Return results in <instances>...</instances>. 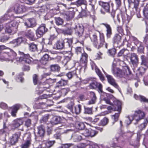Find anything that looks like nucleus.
I'll return each mask as SVG.
<instances>
[{
  "instance_id": "nucleus-1",
  "label": "nucleus",
  "mask_w": 148,
  "mask_h": 148,
  "mask_svg": "<svg viewBox=\"0 0 148 148\" xmlns=\"http://www.w3.org/2000/svg\"><path fill=\"white\" fill-rule=\"evenodd\" d=\"M9 50L8 52H5V53L3 58L4 60L12 62H14V63L24 62L29 64L31 63V58L29 54H25L23 52L19 51V54L21 56L20 57L16 58V52L10 49H9Z\"/></svg>"
},
{
  "instance_id": "nucleus-2",
  "label": "nucleus",
  "mask_w": 148,
  "mask_h": 148,
  "mask_svg": "<svg viewBox=\"0 0 148 148\" xmlns=\"http://www.w3.org/2000/svg\"><path fill=\"white\" fill-rule=\"evenodd\" d=\"M112 72L114 76L119 77H126L131 73L129 68L127 66H125L122 70L118 68L114 67L112 69Z\"/></svg>"
},
{
  "instance_id": "nucleus-3",
  "label": "nucleus",
  "mask_w": 148,
  "mask_h": 148,
  "mask_svg": "<svg viewBox=\"0 0 148 148\" xmlns=\"http://www.w3.org/2000/svg\"><path fill=\"white\" fill-rule=\"evenodd\" d=\"M73 40L71 39H66L58 40L55 45V48L58 50H62L64 49L65 45L69 47H71Z\"/></svg>"
},
{
  "instance_id": "nucleus-4",
  "label": "nucleus",
  "mask_w": 148,
  "mask_h": 148,
  "mask_svg": "<svg viewBox=\"0 0 148 148\" xmlns=\"http://www.w3.org/2000/svg\"><path fill=\"white\" fill-rule=\"evenodd\" d=\"M75 30V35L78 36L79 38H82L81 40L80 39L77 41V43H79L81 45L83 46L84 44V37L83 36L84 32V27L83 25L81 24H79L76 25L75 27L74 28Z\"/></svg>"
},
{
  "instance_id": "nucleus-5",
  "label": "nucleus",
  "mask_w": 148,
  "mask_h": 148,
  "mask_svg": "<svg viewBox=\"0 0 148 148\" xmlns=\"http://www.w3.org/2000/svg\"><path fill=\"white\" fill-rule=\"evenodd\" d=\"M18 24L19 22L15 20L8 21V23H6L5 32L9 34L12 33L13 34L16 31Z\"/></svg>"
},
{
  "instance_id": "nucleus-6",
  "label": "nucleus",
  "mask_w": 148,
  "mask_h": 148,
  "mask_svg": "<svg viewBox=\"0 0 148 148\" xmlns=\"http://www.w3.org/2000/svg\"><path fill=\"white\" fill-rule=\"evenodd\" d=\"M114 104L116 106V107H115L114 111H116L118 112L117 113H116L115 114L112 116V118L114 120L115 122L117 121L118 119L120 114L121 110V102L119 100H116L114 101Z\"/></svg>"
},
{
  "instance_id": "nucleus-7",
  "label": "nucleus",
  "mask_w": 148,
  "mask_h": 148,
  "mask_svg": "<svg viewBox=\"0 0 148 148\" xmlns=\"http://www.w3.org/2000/svg\"><path fill=\"white\" fill-rule=\"evenodd\" d=\"M80 60L81 63L84 64V65H82L81 68L80 69V71L83 70L84 72H85L86 69V64L87 62L88 55L85 53L82 54Z\"/></svg>"
},
{
  "instance_id": "nucleus-8",
  "label": "nucleus",
  "mask_w": 148,
  "mask_h": 148,
  "mask_svg": "<svg viewBox=\"0 0 148 148\" xmlns=\"http://www.w3.org/2000/svg\"><path fill=\"white\" fill-rule=\"evenodd\" d=\"M131 63L133 65L136 70V68L138 64V56L137 55L134 53H132L129 56Z\"/></svg>"
},
{
  "instance_id": "nucleus-9",
  "label": "nucleus",
  "mask_w": 148,
  "mask_h": 148,
  "mask_svg": "<svg viewBox=\"0 0 148 148\" xmlns=\"http://www.w3.org/2000/svg\"><path fill=\"white\" fill-rule=\"evenodd\" d=\"M47 30L44 24L41 25L36 31V36L39 38L40 37L47 32Z\"/></svg>"
},
{
  "instance_id": "nucleus-10",
  "label": "nucleus",
  "mask_w": 148,
  "mask_h": 148,
  "mask_svg": "<svg viewBox=\"0 0 148 148\" xmlns=\"http://www.w3.org/2000/svg\"><path fill=\"white\" fill-rule=\"evenodd\" d=\"M105 43L104 36L103 35H100V39L99 41L98 40L93 45L94 46L98 49H99L102 47Z\"/></svg>"
},
{
  "instance_id": "nucleus-11",
  "label": "nucleus",
  "mask_w": 148,
  "mask_h": 148,
  "mask_svg": "<svg viewBox=\"0 0 148 148\" xmlns=\"http://www.w3.org/2000/svg\"><path fill=\"white\" fill-rule=\"evenodd\" d=\"M26 11V7L23 5H16L14 7V11L16 14H22Z\"/></svg>"
},
{
  "instance_id": "nucleus-12",
  "label": "nucleus",
  "mask_w": 148,
  "mask_h": 148,
  "mask_svg": "<svg viewBox=\"0 0 148 148\" xmlns=\"http://www.w3.org/2000/svg\"><path fill=\"white\" fill-rule=\"evenodd\" d=\"M89 87L91 89H96L97 88L98 89L99 92H102V85L95 81H93L89 85Z\"/></svg>"
},
{
  "instance_id": "nucleus-13",
  "label": "nucleus",
  "mask_w": 148,
  "mask_h": 148,
  "mask_svg": "<svg viewBox=\"0 0 148 148\" xmlns=\"http://www.w3.org/2000/svg\"><path fill=\"white\" fill-rule=\"evenodd\" d=\"M106 75L109 83L115 88H118L119 86L114 78L111 75L108 74H106Z\"/></svg>"
},
{
  "instance_id": "nucleus-14",
  "label": "nucleus",
  "mask_w": 148,
  "mask_h": 148,
  "mask_svg": "<svg viewBox=\"0 0 148 148\" xmlns=\"http://www.w3.org/2000/svg\"><path fill=\"white\" fill-rule=\"evenodd\" d=\"M133 115L136 122L143 119L145 116L144 113L140 110L135 111L134 114Z\"/></svg>"
},
{
  "instance_id": "nucleus-15",
  "label": "nucleus",
  "mask_w": 148,
  "mask_h": 148,
  "mask_svg": "<svg viewBox=\"0 0 148 148\" xmlns=\"http://www.w3.org/2000/svg\"><path fill=\"white\" fill-rule=\"evenodd\" d=\"M21 135L20 132H17L13 134L10 138V143L11 145H14L16 143Z\"/></svg>"
},
{
  "instance_id": "nucleus-16",
  "label": "nucleus",
  "mask_w": 148,
  "mask_h": 148,
  "mask_svg": "<svg viewBox=\"0 0 148 148\" xmlns=\"http://www.w3.org/2000/svg\"><path fill=\"white\" fill-rule=\"evenodd\" d=\"M106 28V35L108 38H110L112 34V28L110 25L107 23H102Z\"/></svg>"
},
{
  "instance_id": "nucleus-17",
  "label": "nucleus",
  "mask_w": 148,
  "mask_h": 148,
  "mask_svg": "<svg viewBox=\"0 0 148 148\" xmlns=\"http://www.w3.org/2000/svg\"><path fill=\"white\" fill-rule=\"evenodd\" d=\"M55 143L54 140L44 141L40 145L42 148H49L51 147Z\"/></svg>"
},
{
  "instance_id": "nucleus-18",
  "label": "nucleus",
  "mask_w": 148,
  "mask_h": 148,
  "mask_svg": "<svg viewBox=\"0 0 148 148\" xmlns=\"http://www.w3.org/2000/svg\"><path fill=\"white\" fill-rule=\"evenodd\" d=\"M140 59L141 60V65L148 67V52L147 57L144 55H142L141 56Z\"/></svg>"
},
{
  "instance_id": "nucleus-19",
  "label": "nucleus",
  "mask_w": 148,
  "mask_h": 148,
  "mask_svg": "<svg viewBox=\"0 0 148 148\" xmlns=\"http://www.w3.org/2000/svg\"><path fill=\"white\" fill-rule=\"evenodd\" d=\"M99 5L105 9L106 12L109 11L110 6L108 3L99 1L98 2Z\"/></svg>"
},
{
  "instance_id": "nucleus-20",
  "label": "nucleus",
  "mask_w": 148,
  "mask_h": 148,
  "mask_svg": "<svg viewBox=\"0 0 148 148\" xmlns=\"http://www.w3.org/2000/svg\"><path fill=\"white\" fill-rule=\"evenodd\" d=\"M67 100L69 103L66 105V107L70 110L71 112H73V108L75 104L74 100L73 99L70 98H67Z\"/></svg>"
},
{
  "instance_id": "nucleus-21",
  "label": "nucleus",
  "mask_w": 148,
  "mask_h": 148,
  "mask_svg": "<svg viewBox=\"0 0 148 148\" xmlns=\"http://www.w3.org/2000/svg\"><path fill=\"white\" fill-rule=\"evenodd\" d=\"M23 42V40L22 38V37H19L16 39L13 40L10 43L12 44L14 47H16L20 45Z\"/></svg>"
},
{
  "instance_id": "nucleus-22",
  "label": "nucleus",
  "mask_w": 148,
  "mask_h": 148,
  "mask_svg": "<svg viewBox=\"0 0 148 148\" xmlns=\"http://www.w3.org/2000/svg\"><path fill=\"white\" fill-rule=\"evenodd\" d=\"M68 83V80L62 79L56 83V88H59L60 87L64 86L67 85Z\"/></svg>"
},
{
  "instance_id": "nucleus-23",
  "label": "nucleus",
  "mask_w": 148,
  "mask_h": 148,
  "mask_svg": "<svg viewBox=\"0 0 148 148\" xmlns=\"http://www.w3.org/2000/svg\"><path fill=\"white\" fill-rule=\"evenodd\" d=\"M23 121L21 119H18L14 121L12 124L13 126L15 128H17L23 123Z\"/></svg>"
},
{
  "instance_id": "nucleus-24",
  "label": "nucleus",
  "mask_w": 148,
  "mask_h": 148,
  "mask_svg": "<svg viewBox=\"0 0 148 148\" xmlns=\"http://www.w3.org/2000/svg\"><path fill=\"white\" fill-rule=\"evenodd\" d=\"M60 121V118L59 116H54L50 121L51 123L53 125H55L59 123Z\"/></svg>"
},
{
  "instance_id": "nucleus-25",
  "label": "nucleus",
  "mask_w": 148,
  "mask_h": 148,
  "mask_svg": "<svg viewBox=\"0 0 148 148\" xmlns=\"http://www.w3.org/2000/svg\"><path fill=\"white\" fill-rule=\"evenodd\" d=\"M74 13L73 12L71 11H67L65 12V16L66 19L69 20L74 16Z\"/></svg>"
},
{
  "instance_id": "nucleus-26",
  "label": "nucleus",
  "mask_w": 148,
  "mask_h": 148,
  "mask_svg": "<svg viewBox=\"0 0 148 148\" xmlns=\"http://www.w3.org/2000/svg\"><path fill=\"white\" fill-rule=\"evenodd\" d=\"M121 40V36L118 34H116L113 38V41L114 43L118 44Z\"/></svg>"
},
{
  "instance_id": "nucleus-27",
  "label": "nucleus",
  "mask_w": 148,
  "mask_h": 148,
  "mask_svg": "<svg viewBox=\"0 0 148 148\" xmlns=\"http://www.w3.org/2000/svg\"><path fill=\"white\" fill-rule=\"evenodd\" d=\"M38 134L40 136H44L45 131V130L42 125L40 126L37 127Z\"/></svg>"
},
{
  "instance_id": "nucleus-28",
  "label": "nucleus",
  "mask_w": 148,
  "mask_h": 148,
  "mask_svg": "<svg viewBox=\"0 0 148 148\" xmlns=\"http://www.w3.org/2000/svg\"><path fill=\"white\" fill-rule=\"evenodd\" d=\"M20 107V105L19 104L16 105L13 107L12 110L11 112V115L15 117L16 116V113Z\"/></svg>"
},
{
  "instance_id": "nucleus-29",
  "label": "nucleus",
  "mask_w": 148,
  "mask_h": 148,
  "mask_svg": "<svg viewBox=\"0 0 148 148\" xmlns=\"http://www.w3.org/2000/svg\"><path fill=\"white\" fill-rule=\"evenodd\" d=\"M82 106L80 104L78 105L77 106L75 107L74 110H73V112H71L73 113H75L76 114H79L81 111Z\"/></svg>"
},
{
  "instance_id": "nucleus-30",
  "label": "nucleus",
  "mask_w": 148,
  "mask_h": 148,
  "mask_svg": "<svg viewBox=\"0 0 148 148\" xmlns=\"http://www.w3.org/2000/svg\"><path fill=\"white\" fill-rule=\"evenodd\" d=\"M133 120H135V119L133 115L126 117L125 118V123L127 125H129L131 123L132 121Z\"/></svg>"
},
{
  "instance_id": "nucleus-31",
  "label": "nucleus",
  "mask_w": 148,
  "mask_h": 148,
  "mask_svg": "<svg viewBox=\"0 0 148 148\" xmlns=\"http://www.w3.org/2000/svg\"><path fill=\"white\" fill-rule=\"evenodd\" d=\"M76 72V70H75L73 71L69 72L66 74V75L68 78L70 79L74 76L77 77Z\"/></svg>"
},
{
  "instance_id": "nucleus-32",
  "label": "nucleus",
  "mask_w": 148,
  "mask_h": 148,
  "mask_svg": "<svg viewBox=\"0 0 148 148\" xmlns=\"http://www.w3.org/2000/svg\"><path fill=\"white\" fill-rule=\"evenodd\" d=\"M55 20L56 24L58 25H62L64 22L63 19L60 17H55Z\"/></svg>"
},
{
  "instance_id": "nucleus-33",
  "label": "nucleus",
  "mask_w": 148,
  "mask_h": 148,
  "mask_svg": "<svg viewBox=\"0 0 148 148\" xmlns=\"http://www.w3.org/2000/svg\"><path fill=\"white\" fill-rule=\"evenodd\" d=\"M87 3V2L86 0H77L75 2V4L77 6H80L82 5H86Z\"/></svg>"
},
{
  "instance_id": "nucleus-34",
  "label": "nucleus",
  "mask_w": 148,
  "mask_h": 148,
  "mask_svg": "<svg viewBox=\"0 0 148 148\" xmlns=\"http://www.w3.org/2000/svg\"><path fill=\"white\" fill-rule=\"evenodd\" d=\"M31 134L28 132L25 134L23 138L25 140V141H28L31 143Z\"/></svg>"
},
{
  "instance_id": "nucleus-35",
  "label": "nucleus",
  "mask_w": 148,
  "mask_h": 148,
  "mask_svg": "<svg viewBox=\"0 0 148 148\" xmlns=\"http://www.w3.org/2000/svg\"><path fill=\"white\" fill-rule=\"evenodd\" d=\"M26 35L28 37L30 40H32L34 36V33L31 30H29L26 33Z\"/></svg>"
},
{
  "instance_id": "nucleus-36",
  "label": "nucleus",
  "mask_w": 148,
  "mask_h": 148,
  "mask_svg": "<svg viewBox=\"0 0 148 148\" xmlns=\"http://www.w3.org/2000/svg\"><path fill=\"white\" fill-rule=\"evenodd\" d=\"M29 50L31 51L34 52L37 49V47L36 45L32 43L29 44Z\"/></svg>"
},
{
  "instance_id": "nucleus-37",
  "label": "nucleus",
  "mask_w": 148,
  "mask_h": 148,
  "mask_svg": "<svg viewBox=\"0 0 148 148\" xmlns=\"http://www.w3.org/2000/svg\"><path fill=\"white\" fill-rule=\"evenodd\" d=\"M76 125L78 129L80 130H82L85 127L84 123L82 122H77L76 123Z\"/></svg>"
},
{
  "instance_id": "nucleus-38",
  "label": "nucleus",
  "mask_w": 148,
  "mask_h": 148,
  "mask_svg": "<svg viewBox=\"0 0 148 148\" xmlns=\"http://www.w3.org/2000/svg\"><path fill=\"white\" fill-rule=\"evenodd\" d=\"M95 70L97 74L99 76L101 80L102 81L103 80L104 77L100 70L97 68H95Z\"/></svg>"
},
{
  "instance_id": "nucleus-39",
  "label": "nucleus",
  "mask_w": 148,
  "mask_h": 148,
  "mask_svg": "<svg viewBox=\"0 0 148 148\" xmlns=\"http://www.w3.org/2000/svg\"><path fill=\"white\" fill-rule=\"evenodd\" d=\"M49 58V55L47 54H45L42 58L41 60V62L44 64H46V62L48 60Z\"/></svg>"
},
{
  "instance_id": "nucleus-40",
  "label": "nucleus",
  "mask_w": 148,
  "mask_h": 148,
  "mask_svg": "<svg viewBox=\"0 0 148 148\" xmlns=\"http://www.w3.org/2000/svg\"><path fill=\"white\" fill-rule=\"evenodd\" d=\"M73 137L75 141V142L79 141L81 140L83 138L82 136L79 134H76L74 135Z\"/></svg>"
},
{
  "instance_id": "nucleus-41",
  "label": "nucleus",
  "mask_w": 148,
  "mask_h": 148,
  "mask_svg": "<svg viewBox=\"0 0 148 148\" xmlns=\"http://www.w3.org/2000/svg\"><path fill=\"white\" fill-rule=\"evenodd\" d=\"M108 122V119L106 118H104L100 122L99 124L103 126L106 125Z\"/></svg>"
},
{
  "instance_id": "nucleus-42",
  "label": "nucleus",
  "mask_w": 148,
  "mask_h": 148,
  "mask_svg": "<svg viewBox=\"0 0 148 148\" xmlns=\"http://www.w3.org/2000/svg\"><path fill=\"white\" fill-rule=\"evenodd\" d=\"M51 69L53 71H58L60 69L59 66L57 64L52 65L50 66Z\"/></svg>"
},
{
  "instance_id": "nucleus-43",
  "label": "nucleus",
  "mask_w": 148,
  "mask_h": 148,
  "mask_svg": "<svg viewBox=\"0 0 148 148\" xmlns=\"http://www.w3.org/2000/svg\"><path fill=\"white\" fill-rule=\"evenodd\" d=\"M31 143L28 141H25L22 143L21 146V148H29Z\"/></svg>"
},
{
  "instance_id": "nucleus-44",
  "label": "nucleus",
  "mask_w": 148,
  "mask_h": 148,
  "mask_svg": "<svg viewBox=\"0 0 148 148\" xmlns=\"http://www.w3.org/2000/svg\"><path fill=\"white\" fill-rule=\"evenodd\" d=\"M90 38L91 41L93 43V45L98 41L97 36L95 34H93L92 35V36H90Z\"/></svg>"
},
{
  "instance_id": "nucleus-45",
  "label": "nucleus",
  "mask_w": 148,
  "mask_h": 148,
  "mask_svg": "<svg viewBox=\"0 0 148 148\" xmlns=\"http://www.w3.org/2000/svg\"><path fill=\"white\" fill-rule=\"evenodd\" d=\"M143 12L145 17L147 19H148V7L145 8L143 10Z\"/></svg>"
},
{
  "instance_id": "nucleus-46",
  "label": "nucleus",
  "mask_w": 148,
  "mask_h": 148,
  "mask_svg": "<svg viewBox=\"0 0 148 148\" xmlns=\"http://www.w3.org/2000/svg\"><path fill=\"white\" fill-rule=\"evenodd\" d=\"M84 113L88 114H91L92 113V108H84Z\"/></svg>"
},
{
  "instance_id": "nucleus-47",
  "label": "nucleus",
  "mask_w": 148,
  "mask_h": 148,
  "mask_svg": "<svg viewBox=\"0 0 148 148\" xmlns=\"http://www.w3.org/2000/svg\"><path fill=\"white\" fill-rule=\"evenodd\" d=\"M117 9L119 8L121 6V0H114Z\"/></svg>"
},
{
  "instance_id": "nucleus-48",
  "label": "nucleus",
  "mask_w": 148,
  "mask_h": 148,
  "mask_svg": "<svg viewBox=\"0 0 148 148\" xmlns=\"http://www.w3.org/2000/svg\"><path fill=\"white\" fill-rule=\"evenodd\" d=\"M133 40L135 45L137 46L138 48L141 45V42L138 41L137 38H133Z\"/></svg>"
},
{
  "instance_id": "nucleus-49",
  "label": "nucleus",
  "mask_w": 148,
  "mask_h": 148,
  "mask_svg": "<svg viewBox=\"0 0 148 148\" xmlns=\"http://www.w3.org/2000/svg\"><path fill=\"white\" fill-rule=\"evenodd\" d=\"M29 20L31 25V27H34L36 25V20L34 19L29 18Z\"/></svg>"
},
{
  "instance_id": "nucleus-50",
  "label": "nucleus",
  "mask_w": 148,
  "mask_h": 148,
  "mask_svg": "<svg viewBox=\"0 0 148 148\" xmlns=\"http://www.w3.org/2000/svg\"><path fill=\"white\" fill-rule=\"evenodd\" d=\"M82 49L80 47H77L75 48V51L77 55H81L83 53L82 52Z\"/></svg>"
},
{
  "instance_id": "nucleus-51",
  "label": "nucleus",
  "mask_w": 148,
  "mask_h": 148,
  "mask_svg": "<svg viewBox=\"0 0 148 148\" xmlns=\"http://www.w3.org/2000/svg\"><path fill=\"white\" fill-rule=\"evenodd\" d=\"M137 70L139 74L142 75L145 72V69L142 67H140Z\"/></svg>"
},
{
  "instance_id": "nucleus-52",
  "label": "nucleus",
  "mask_w": 148,
  "mask_h": 148,
  "mask_svg": "<svg viewBox=\"0 0 148 148\" xmlns=\"http://www.w3.org/2000/svg\"><path fill=\"white\" fill-rule=\"evenodd\" d=\"M71 59V57L68 56H66L64 58L63 61V63L66 64L67 62Z\"/></svg>"
},
{
  "instance_id": "nucleus-53",
  "label": "nucleus",
  "mask_w": 148,
  "mask_h": 148,
  "mask_svg": "<svg viewBox=\"0 0 148 148\" xmlns=\"http://www.w3.org/2000/svg\"><path fill=\"white\" fill-rule=\"evenodd\" d=\"M89 148H104L103 145H94L90 146Z\"/></svg>"
},
{
  "instance_id": "nucleus-54",
  "label": "nucleus",
  "mask_w": 148,
  "mask_h": 148,
  "mask_svg": "<svg viewBox=\"0 0 148 148\" xmlns=\"http://www.w3.org/2000/svg\"><path fill=\"white\" fill-rule=\"evenodd\" d=\"M73 29L72 27H68L66 30V32L67 34L71 35L73 32Z\"/></svg>"
},
{
  "instance_id": "nucleus-55",
  "label": "nucleus",
  "mask_w": 148,
  "mask_h": 148,
  "mask_svg": "<svg viewBox=\"0 0 148 148\" xmlns=\"http://www.w3.org/2000/svg\"><path fill=\"white\" fill-rule=\"evenodd\" d=\"M148 121L147 120H146V121L144 122L143 123L141 124L139 127V128L141 130H142L143 128H145V127L146 126V125H147V123Z\"/></svg>"
},
{
  "instance_id": "nucleus-56",
  "label": "nucleus",
  "mask_w": 148,
  "mask_h": 148,
  "mask_svg": "<svg viewBox=\"0 0 148 148\" xmlns=\"http://www.w3.org/2000/svg\"><path fill=\"white\" fill-rule=\"evenodd\" d=\"M117 31L122 35L123 34V30L121 26H118L117 27Z\"/></svg>"
},
{
  "instance_id": "nucleus-57",
  "label": "nucleus",
  "mask_w": 148,
  "mask_h": 148,
  "mask_svg": "<svg viewBox=\"0 0 148 148\" xmlns=\"http://www.w3.org/2000/svg\"><path fill=\"white\" fill-rule=\"evenodd\" d=\"M90 136L91 137L94 136L98 133L97 131L92 130H90Z\"/></svg>"
},
{
  "instance_id": "nucleus-58",
  "label": "nucleus",
  "mask_w": 148,
  "mask_h": 148,
  "mask_svg": "<svg viewBox=\"0 0 148 148\" xmlns=\"http://www.w3.org/2000/svg\"><path fill=\"white\" fill-rule=\"evenodd\" d=\"M33 78L34 84L35 85L37 84L38 80V75L36 74L34 75L33 76Z\"/></svg>"
},
{
  "instance_id": "nucleus-59",
  "label": "nucleus",
  "mask_w": 148,
  "mask_h": 148,
  "mask_svg": "<svg viewBox=\"0 0 148 148\" xmlns=\"http://www.w3.org/2000/svg\"><path fill=\"white\" fill-rule=\"evenodd\" d=\"M140 101L142 102L148 103V99H146L145 97L141 96Z\"/></svg>"
},
{
  "instance_id": "nucleus-60",
  "label": "nucleus",
  "mask_w": 148,
  "mask_h": 148,
  "mask_svg": "<svg viewBox=\"0 0 148 148\" xmlns=\"http://www.w3.org/2000/svg\"><path fill=\"white\" fill-rule=\"evenodd\" d=\"M12 14H11L10 12L8 13V14H5L3 17V19L4 20L6 21L9 20V18H10V16L11 15L12 16Z\"/></svg>"
},
{
  "instance_id": "nucleus-61",
  "label": "nucleus",
  "mask_w": 148,
  "mask_h": 148,
  "mask_svg": "<svg viewBox=\"0 0 148 148\" xmlns=\"http://www.w3.org/2000/svg\"><path fill=\"white\" fill-rule=\"evenodd\" d=\"M90 130L85 129L84 135L86 137L90 136Z\"/></svg>"
},
{
  "instance_id": "nucleus-62",
  "label": "nucleus",
  "mask_w": 148,
  "mask_h": 148,
  "mask_svg": "<svg viewBox=\"0 0 148 148\" xmlns=\"http://www.w3.org/2000/svg\"><path fill=\"white\" fill-rule=\"evenodd\" d=\"M71 146V144H66L62 145L58 148H69Z\"/></svg>"
},
{
  "instance_id": "nucleus-63",
  "label": "nucleus",
  "mask_w": 148,
  "mask_h": 148,
  "mask_svg": "<svg viewBox=\"0 0 148 148\" xmlns=\"http://www.w3.org/2000/svg\"><path fill=\"white\" fill-rule=\"evenodd\" d=\"M109 54L112 56H114L116 50L115 49L113 48L108 51Z\"/></svg>"
},
{
  "instance_id": "nucleus-64",
  "label": "nucleus",
  "mask_w": 148,
  "mask_h": 148,
  "mask_svg": "<svg viewBox=\"0 0 148 148\" xmlns=\"http://www.w3.org/2000/svg\"><path fill=\"white\" fill-rule=\"evenodd\" d=\"M0 107L3 109H5L7 108V106L6 103L1 102L0 104Z\"/></svg>"
}]
</instances>
